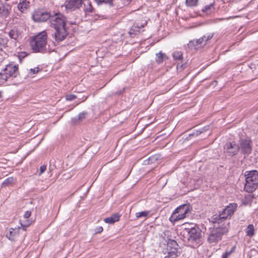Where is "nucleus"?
<instances>
[{
    "label": "nucleus",
    "mask_w": 258,
    "mask_h": 258,
    "mask_svg": "<svg viewBox=\"0 0 258 258\" xmlns=\"http://www.w3.org/2000/svg\"><path fill=\"white\" fill-rule=\"evenodd\" d=\"M237 207L235 203L230 204L220 212L219 214H215L211 217V221L214 225L209 234L208 242L217 243L222 239L223 235L228 231L227 224L226 223L227 219L234 214Z\"/></svg>",
    "instance_id": "f257e3e1"
},
{
    "label": "nucleus",
    "mask_w": 258,
    "mask_h": 258,
    "mask_svg": "<svg viewBox=\"0 0 258 258\" xmlns=\"http://www.w3.org/2000/svg\"><path fill=\"white\" fill-rule=\"evenodd\" d=\"M66 25V18L60 13L54 14L51 19L50 26L54 30L52 37L57 43L63 41L68 35Z\"/></svg>",
    "instance_id": "f03ea898"
},
{
    "label": "nucleus",
    "mask_w": 258,
    "mask_h": 258,
    "mask_svg": "<svg viewBox=\"0 0 258 258\" xmlns=\"http://www.w3.org/2000/svg\"><path fill=\"white\" fill-rule=\"evenodd\" d=\"M47 38V33L45 31L35 36L30 42L31 47L33 51L34 52H46Z\"/></svg>",
    "instance_id": "7ed1b4c3"
},
{
    "label": "nucleus",
    "mask_w": 258,
    "mask_h": 258,
    "mask_svg": "<svg viewBox=\"0 0 258 258\" xmlns=\"http://www.w3.org/2000/svg\"><path fill=\"white\" fill-rule=\"evenodd\" d=\"M244 189L248 192L254 191L258 186V171L256 170L246 171L244 173Z\"/></svg>",
    "instance_id": "20e7f679"
},
{
    "label": "nucleus",
    "mask_w": 258,
    "mask_h": 258,
    "mask_svg": "<svg viewBox=\"0 0 258 258\" xmlns=\"http://www.w3.org/2000/svg\"><path fill=\"white\" fill-rule=\"evenodd\" d=\"M184 231L187 233L188 242L196 247L202 244V230L199 227L195 226L190 228H185Z\"/></svg>",
    "instance_id": "39448f33"
},
{
    "label": "nucleus",
    "mask_w": 258,
    "mask_h": 258,
    "mask_svg": "<svg viewBox=\"0 0 258 258\" xmlns=\"http://www.w3.org/2000/svg\"><path fill=\"white\" fill-rule=\"evenodd\" d=\"M18 75V65L9 64L0 73V80L2 82H6L9 79L17 77Z\"/></svg>",
    "instance_id": "423d86ee"
},
{
    "label": "nucleus",
    "mask_w": 258,
    "mask_h": 258,
    "mask_svg": "<svg viewBox=\"0 0 258 258\" xmlns=\"http://www.w3.org/2000/svg\"><path fill=\"white\" fill-rule=\"evenodd\" d=\"M190 212L189 206L184 204L177 207L169 218L171 222H176L184 219L186 215Z\"/></svg>",
    "instance_id": "0eeeda50"
},
{
    "label": "nucleus",
    "mask_w": 258,
    "mask_h": 258,
    "mask_svg": "<svg viewBox=\"0 0 258 258\" xmlns=\"http://www.w3.org/2000/svg\"><path fill=\"white\" fill-rule=\"evenodd\" d=\"M54 16V14L51 15L49 12L43 10L35 11L32 16L33 20L36 22H44L49 20L50 23L51 19Z\"/></svg>",
    "instance_id": "6e6552de"
},
{
    "label": "nucleus",
    "mask_w": 258,
    "mask_h": 258,
    "mask_svg": "<svg viewBox=\"0 0 258 258\" xmlns=\"http://www.w3.org/2000/svg\"><path fill=\"white\" fill-rule=\"evenodd\" d=\"M239 146L241 153L244 155H248L252 152V141L249 138L240 139Z\"/></svg>",
    "instance_id": "1a4fd4ad"
},
{
    "label": "nucleus",
    "mask_w": 258,
    "mask_h": 258,
    "mask_svg": "<svg viewBox=\"0 0 258 258\" xmlns=\"http://www.w3.org/2000/svg\"><path fill=\"white\" fill-rule=\"evenodd\" d=\"M224 152L230 157H233L237 154L239 151V146L235 142H227L224 147Z\"/></svg>",
    "instance_id": "9d476101"
},
{
    "label": "nucleus",
    "mask_w": 258,
    "mask_h": 258,
    "mask_svg": "<svg viewBox=\"0 0 258 258\" xmlns=\"http://www.w3.org/2000/svg\"><path fill=\"white\" fill-rule=\"evenodd\" d=\"M178 245L177 242L171 239L167 241V255L176 257L178 256Z\"/></svg>",
    "instance_id": "9b49d317"
},
{
    "label": "nucleus",
    "mask_w": 258,
    "mask_h": 258,
    "mask_svg": "<svg viewBox=\"0 0 258 258\" xmlns=\"http://www.w3.org/2000/svg\"><path fill=\"white\" fill-rule=\"evenodd\" d=\"M12 6L8 3L2 4L0 6V17L2 18H7L10 14Z\"/></svg>",
    "instance_id": "f8f14e48"
},
{
    "label": "nucleus",
    "mask_w": 258,
    "mask_h": 258,
    "mask_svg": "<svg viewBox=\"0 0 258 258\" xmlns=\"http://www.w3.org/2000/svg\"><path fill=\"white\" fill-rule=\"evenodd\" d=\"M83 0H67L66 8L67 9L75 10L80 8L82 4Z\"/></svg>",
    "instance_id": "ddd939ff"
},
{
    "label": "nucleus",
    "mask_w": 258,
    "mask_h": 258,
    "mask_svg": "<svg viewBox=\"0 0 258 258\" xmlns=\"http://www.w3.org/2000/svg\"><path fill=\"white\" fill-rule=\"evenodd\" d=\"M143 21L144 22L143 23H140L139 22H138L134 24L129 32L130 35H137L140 32V28L144 27L147 25V22L145 20Z\"/></svg>",
    "instance_id": "4468645a"
},
{
    "label": "nucleus",
    "mask_w": 258,
    "mask_h": 258,
    "mask_svg": "<svg viewBox=\"0 0 258 258\" xmlns=\"http://www.w3.org/2000/svg\"><path fill=\"white\" fill-rule=\"evenodd\" d=\"M17 7L21 12L25 13L30 7V3L27 0H20Z\"/></svg>",
    "instance_id": "2eb2a0df"
},
{
    "label": "nucleus",
    "mask_w": 258,
    "mask_h": 258,
    "mask_svg": "<svg viewBox=\"0 0 258 258\" xmlns=\"http://www.w3.org/2000/svg\"><path fill=\"white\" fill-rule=\"evenodd\" d=\"M121 215L116 213L111 215L110 217L106 218L104 219V221L106 223L113 224L119 220Z\"/></svg>",
    "instance_id": "dca6fc26"
},
{
    "label": "nucleus",
    "mask_w": 258,
    "mask_h": 258,
    "mask_svg": "<svg viewBox=\"0 0 258 258\" xmlns=\"http://www.w3.org/2000/svg\"><path fill=\"white\" fill-rule=\"evenodd\" d=\"M21 33L20 31L18 30L17 28H14L12 29H11L9 32H8V35L9 36L13 39H14L15 40H17L19 37L20 36Z\"/></svg>",
    "instance_id": "f3484780"
},
{
    "label": "nucleus",
    "mask_w": 258,
    "mask_h": 258,
    "mask_svg": "<svg viewBox=\"0 0 258 258\" xmlns=\"http://www.w3.org/2000/svg\"><path fill=\"white\" fill-rule=\"evenodd\" d=\"M204 40H203V38L202 37L199 39L190 41L188 44V45L189 47H197L200 45L204 44Z\"/></svg>",
    "instance_id": "a211bd4d"
},
{
    "label": "nucleus",
    "mask_w": 258,
    "mask_h": 258,
    "mask_svg": "<svg viewBox=\"0 0 258 258\" xmlns=\"http://www.w3.org/2000/svg\"><path fill=\"white\" fill-rule=\"evenodd\" d=\"M168 58V57L165 53H163L160 51L159 53H156L155 60L157 63L160 64L163 62L164 59Z\"/></svg>",
    "instance_id": "6ab92c4d"
},
{
    "label": "nucleus",
    "mask_w": 258,
    "mask_h": 258,
    "mask_svg": "<svg viewBox=\"0 0 258 258\" xmlns=\"http://www.w3.org/2000/svg\"><path fill=\"white\" fill-rule=\"evenodd\" d=\"M246 235L249 237H252L254 235V228L252 224L248 225L245 229Z\"/></svg>",
    "instance_id": "aec40b11"
},
{
    "label": "nucleus",
    "mask_w": 258,
    "mask_h": 258,
    "mask_svg": "<svg viewBox=\"0 0 258 258\" xmlns=\"http://www.w3.org/2000/svg\"><path fill=\"white\" fill-rule=\"evenodd\" d=\"M87 114V112H81L78 114L77 118L75 117L72 118V120L74 123H76L78 121H82L83 119H85Z\"/></svg>",
    "instance_id": "412c9836"
},
{
    "label": "nucleus",
    "mask_w": 258,
    "mask_h": 258,
    "mask_svg": "<svg viewBox=\"0 0 258 258\" xmlns=\"http://www.w3.org/2000/svg\"><path fill=\"white\" fill-rule=\"evenodd\" d=\"M8 40L7 37L0 35V51L7 46Z\"/></svg>",
    "instance_id": "4be33fe9"
},
{
    "label": "nucleus",
    "mask_w": 258,
    "mask_h": 258,
    "mask_svg": "<svg viewBox=\"0 0 258 258\" xmlns=\"http://www.w3.org/2000/svg\"><path fill=\"white\" fill-rule=\"evenodd\" d=\"M113 0H95L98 5L104 4L108 5L109 7H112L113 6Z\"/></svg>",
    "instance_id": "5701e85b"
},
{
    "label": "nucleus",
    "mask_w": 258,
    "mask_h": 258,
    "mask_svg": "<svg viewBox=\"0 0 258 258\" xmlns=\"http://www.w3.org/2000/svg\"><path fill=\"white\" fill-rule=\"evenodd\" d=\"M214 33H209L205 34L202 38H203L204 45H206L213 37Z\"/></svg>",
    "instance_id": "b1692460"
},
{
    "label": "nucleus",
    "mask_w": 258,
    "mask_h": 258,
    "mask_svg": "<svg viewBox=\"0 0 258 258\" xmlns=\"http://www.w3.org/2000/svg\"><path fill=\"white\" fill-rule=\"evenodd\" d=\"M159 156L158 155H154L149 157L148 159L147 164H153L159 160Z\"/></svg>",
    "instance_id": "393cba45"
},
{
    "label": "nucleus",
    "mask_w": 258,
    "mask_h": 258,
    "mask_svg": "<svg viewBox=\"0 0 258 258\" xmlns=\"http://www.w3.org/2000/svg\"><path fill=\"white\" fill-rule=\"evenodd\" d=\"M174 60H181L183 58L182 53L180 51H175L172 54Z\"/></svg>",
    "instance_id": "a878e982"
},
{
    "label": "nucleus",
    "mask_w": 258,
    "mask_h": 258,
    "mask_svg": "<svg viewBox=\"0 0 258 258\" xmlns=\"http://www.w3.org/2000/svg\"><path fill=\"white\" fill-rule=\"evenodd\" d=\"M199 0H186L185 4L187 7H193L197 6Z\"/></svg>",
    "instance_id": "bb28decb"
},
{
    "label": "nucleus",
    "mask_w": 258,
    "mask_h": 258,
    "mask_svg": "<svg viewBox=\"0 0 258 258\" xmlns=\"http://www.w3.org/2000/svg\"><path fill=\"white\" fill-rule=\"evenodd\" d=\"M14 179L13 177H9L6 179L3 182V186H8L13 183Z\"/></svg>",
    "instance_id": "cd10ccee"
},
{
    "label": "nucleus",
    "mask_w": 258,
    "mask_h": 258,
    "mask_svg": "<svg viewBox=\"0 0 258 258\" xmlns=\"http://www.w3.org/2000/svg\"><path fill=\"white\" fill-rule=\"evenodd\" d=\"M149 212L147 211H144L140 212H137L136 213V217L137 219L140 218L141 217H146L149 214Z\"/></svg>",
    "instance_id": "c85d7f7f"
},
{
    "label": "nucleus",
    "mask_w": 258,
    "mask_h": 258,
    "mask_svg": "<svg viewBox=\"0 0 258 258\" xmlns=\"http://www.w3.org/2000/svg\"><path fill=\"white\" fill-rule=\"evenodd\" d=\"M214 9V4H210L208 5L205 6L202 9V12L204 13H208L211 9Z\"/></svg>",
    "instance_id": "c756f323"
},
{
    "label": "nucleus",
    "mask_w": 258,
    "mask_h": 258,
    "mask_svg": "<svg viewBox=\"0 0 258 258\" xmlns=\"http://www.w3.org/2000/svg\"><path fill=\"white\" fill-rule=\"evenodd\" d=\"M235 248V246H234L231 248L230 251H226L223 254L222 258H227L229 255H230L232 252L234 251Z\"/></svg>",
    "instance_id": "7c9ffc66"
},
{
    "label": "nucleus",
    "mask_w": 258,
    "mask_h": 258,
    "mask_svg": "<svg viewBox=\"0 0 258 258\" xmlns=\"http://www.w3.org/2000/svg\"><path fill=\"white\" fill-rule=\"evenodd\" d=\"M93 10H94V9H93L92 6L91 5V3L89 2L88 3V7L86 8L84 10L85 13H92V12H93Z\"/></svg>",
    "instance_id": "2f4dec72"
},
{
    "label": "nucleus",
    "mask_w": 258,
    "mask_h": 258,
    "mask_svg": "<svg viewBox=\"0 0 258 258\" xmlns=\"http://www.w3.org/2000/svg\"><path fill=\"white\" fill-rule=\"evenodd\" d=\"M77 98L76 96L74 94L68 95L66 96V100L69 101H72Z\"/></svg>",
    "instance_id": "473e14b6"
},
{
    "label": "nucleus",
    "mask_w": 258,
    "mask_h": 258,
    "mask_svg": "<svg viewBox=\"0 0 258 258\" xmlns=\"http://www.w3.org/2000/svg\"><path fill=\"white\" fill-rule=\"evenodd\" d=\"M27 55V54L25 52H21L18 55V58L21 62L22 61V58H24Z\"/></svg>",
    "instance_id": "72a5a7b5"
},
{
    "label": "nucleus",
    "mask_w": 258,
    "mask_h": 258,
    "mask_svg": "<svg viewBox=\"0 0 258 258\" xmlns=\"http://www.w3.org/2000/svg\"><path fill=\"white\" fill-rule=\"evenodd\" d=\"M186 63H178L177 64V69H180L181 71L183 70L185 67Z\"/></svg>",
    "instance_id": "f704fd0d"
},
{
    "label": "nucleus",
    "mask_w": 258,
    "mask_h": 258,
    "mask_svg": "<svg viewBox=\"0 0 258 258\" xmlns=\"http://www.w3.org/2000/svg\"><path fill=\"white\" fill-rule=\"evenodd\" d=\"M103 227L102 226H98L96 227L95 229V233L96 234L97 233H100L103 231Z\"/></svg>",
    "instance_id": "c9c22d12"
},
{
    "label": "nucleus",
    "mask_w": 258,
    "mask_h": 258,
    "mask_svg": "<svg viewBox=\"0 0 258 258\" xmlns=\"http://www.w3.org/2000/svg\"><path fill=\"white\" fill-rule=\"evenodd\" d=\"M39 71H40V69H39V67H36L34 69H31L30 70V72L31 73H32L34 74L37 73L38 72H39Z\"/></svg>",
    "instance_id": "e433bc0d"
},
{
    "label": "nucleus",
    "mask_w": 258,
    "mask_h": 258,
    "mask_svg": "<svg viewBox=\"0 0 258 258\" xmlns=\"http://www.w3.org/2000/svg\"><path fill=\"white\" fill-rule=\"evenodd\" d=\"M46 169V166L45 165H43L40 167V174H41L43 173Z\"/></svg>",
    "instance_id": "4c0bfd02"
},
{
    "label": "nucleus",
    "mask_w": 258,
    "mask_h": 258,
    "mask_svg": "<svg viewBox=\"0 0 258 258\" xmlns=\"http://www.w3.org/2000/svg\"><path fill=\"white\" fill-rule=\"evenodd\" d=\"M31 215V212L29 211H27L24 213V217L26 219H27L30 217Z\"/></svg>",
    "instance_id": "58836bf2"
},
{
    "label": "nucleus",
    "mask_w": 258,
    "mask_h": 258,
    "mask_svg": "<svg viewBox=\"0 0 258 258\" xmlns=\"http://www.w3.org/2000/svg\"><path fill=\"white\" fill-rule=\"evenodd\" d=\"M203 132L202 131H196L195 132L193 133L192 134H190L189 136H198L199 135H200L201 133H202Z\"/></svg>",
    "instance_id": "ea45409f"
},
{
    "label": "nucleus",
    "mask_w": 258,
    "mask_h": 258,
    "mask_svg": "<svg viewBox=\"0 0 258 258\" xmlns=\"http://www.w3.org/2000/svg\"><path fill=\"white\" fill-rule=\"evenodd\" d=\"M9 233H10V236L9 237V238L10 239L12 240V239H11V237H10V236H13V235H14L13 234V231H10L9 232ZM7 237H8V235H7Z\"/></svg>",
    "instance_id": "a19ab883"
},
{
    "label": "nucleus",
    "mask_w": 258,
    "mask_h": 258,
    "mask_svg": "<svg viewBox=\"0 0 258 258\" xmlns=\"http://www.w3.org/2000/svg\"><path fill=\"white\" fill-rule=\"evenodd\" d=\"M164 258H176V257L169 256V255H166Z\"/></svg>",
    "instance_id": "79ce46f5"
},
{
    "label": "nucleus",
    "mask_w": 258,
    "mask_h": 258,
    "mask_svg": "<svg viewBox=\"0 0 258 258\" xmlns=\"http://www.w3.org/2000/svg\"><path fill=\"white\" fill-rule=\"evenodd\" d=\"M21 226L23 227V229L24 230H26V228L25 227V225H23V224H21Z\"/></svg>",
    "instance_id": "37998d69"
},
{
    "label": "nucleus",
    "mask_w": 258,
    "mask_h": 258,
    "mask_svg": "<svg viewBox=\"0 0 258 258\" xmlns=\"http://www.w3.org/2000/svg\"><path fill=\"white\" fill-rule=\"evenodd\" d=\"M2 97V93H1V92L0 91V98Z\"/></svg>",
    "instance_id": "c03bdc74"
},
{
    "label": "nucleus",
    "mask_w": 258,
    "mask_h": 258,
    "mask_svg": "<svg viewBox=\"0 0 258 258\" xmlns=\"http://www.w3.org/2000/svg\"><path fill=\"white\" fill-rule=\"evenodd\" d=\"M128 2H131L132 0H127Z\"/></svg>",
    "instance_id": "a18cd8bd"
}]
</instances>
